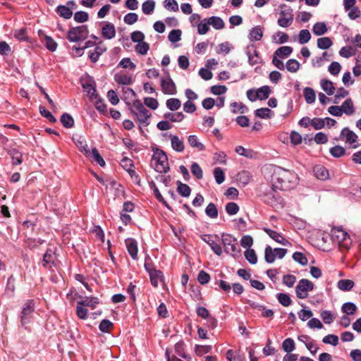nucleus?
I'll use <instances>...</instances> for the list:
<instances>
[{
	"label": "nucleus",
	"instance_id": "obj_1",
	"mask_svg": "<svg viewBox=\"0 0 361 361\" xmlns=\"http://www.w3.org/2000/svg\"><path fill=\"white\" fill-rule=\"evenodd\" d=\"M271 181L272 187L270 192L264 196V201L268 204H272L273 199H276L274 194L276 189L289 190L294 188L298 183V176L293 171L276 166L274 169Z\"/></svg>",
	"mask_w": 361,
	"mask_h": 361
},
{
	"label": "nucleus",
	"instance_id": "obj_2",
	"mask_svg": "<svg viewBox=\"0 0 361 361\" xmlns=\"http://www.w3.org/2000/svg\"><path fill=\"white\" fill-rule=\"evenodd\" d=\"M130 111L140 124L145 126L149 125V118L152 116V114L145 107L140 99L133 101L130 107Z\"/></svg>",
	"mask_w": 361,
	"mask_h": 361
},
{
	"label": "nucleus",
	"instance_id": "obj_3",
	"mask_svg": "<svg viewBox=\"0 0 361 361\" xmlns=\"http://www.w3.org/2000/svg\"><path fill=\"white\" fill-rule=\"evenodd\" d=\"M151 165L156 171L166 173L169 170V166L166 153L158 148L153 149Z\"/></svg>",
	"mask_w": 361,
	"mask_h": 361
},
{
	"label": "nucleus",
	"instance_id": "obj_4",
	"mask_svg": "<svg viewBox=\"0 0 361 361\" xmlns=\"http://www.w3.org/2000/svg\"><path fill=\"white\" fill-rule=\"evenodd\" d=\"M221 242L224 250L227 254L233 257H238L240 255V248L238 242L235 238L228 233H223L221 235Z\"/></svg>",
	"mask_w": 361,
	"mask_h": 361
},
{
	"label": "nucleus",
	"instance_id": "obj_5",
	"mask_svg": "<svg viewBox=\"0 0 361 361\" xmlns=\"http://www.w3.org/2000/svg\"><path fill=\"white\" fill-rule=\"evenodd\" d=\"M331 238L334 243L347 249L349 248L351 243L348 234L342 228H333L331 230Z\"/></svg>",
	"mask_w": 361,
	"mask_h": 361
},
{
	"label": "nucleus",
	"instance_id": "obj_6",
	"mask_svg": "<svg viewBox=\"0 0 361 361\" xmlns=\"http://www.w3.org/2000/svg\"><path fill=\"white\" fill-rule=\"evenodd\" d=\"M89 35L87 25H80L71 28L67 32L66 37L71 42L85 40Z\"/></svg>",
	"mask_w": 361,
	"mask_h": 361
},
{
	"label": "nucleus",
	"instance_id": "obj_7",
	"mask_svg": "<svg viewBox=\"0 0 361 361\" xmlns=\"http://www.w3.org/2000/svg\"><path fill=\"white\" fill-rule=\"evenodd\" d=\"M314 289V284L312 281L303 279L299 281L295 287V293L298 298L305 299L309 295V292Z\"/></svg>",
	"mask_w": 361,
	"mask_h": 361
},
{
	"label": "nucleus",
	"instance_id": "obj_8",
	"mask_svg": "<svg viewBox=\"0 0 361 361\" xmlns=\"http://www.w3.org/2000/svg\"><path fill=\"white\" fill-rule=\"evenodd\" d=\"M201 239L209 245L216 255L220 256L222 254V248L218 243L219 240L218 235L205 234L201 236Z\"/></svg>",
	"mask_w": 361,
	"mask_h": 361
},
{
	"label": "nucleus",
	"instance_id": "obj_9",
	"mask_svg": "<svg viewBox=\"0 0 361 361\" xmlns=\"http://www.w3.org/2000/svg\"><path fill=\"white\" fill-rule=\"evenodd\" d=\"M81 85L83 90L87 92L90 99H96L97 94L96 93V85L93 78L87 76L81 78Z\"/></svg>",
	"mask_w": 361,
	"mask_h": 361
},
{
	"label": "nucleus",
	"instance_id": "obj_10",
	"mask_svg": "<svg viewBox=\"0 0 361 361\" xmlns=\"http://www.w3.org/2000/svg\"><path fill=\"white\" fill-rule=\"evenodd\" d=\"M292 9L287 8L280 11V17L278 19L277 23L280 27H289L293 21V15Z\"/></svg>",
	"mask_w": 361,
	"mask_h": 361
},
{
	"label": "nucleus",
	"instance_id": "obj_11",
	"mask_svg": "<svg viewBox=\"0 0 361 361\" xmlns=\"http://www.w3.org/2000/svg\"><path fill=\"white\" fill-rule=\"evenodd\" d=\"M35 310V305L32 300H27L21 312V324L23 326L30 322V315Z\"/></svg>",
	"mask_w": 361,
	"mask_h": 361
},
{
	"label": "nucleus",
	"instance_id": "obj_12",
	"mask_svg": "<svg viewBox=\"0 0 361 361\" xmlns=\"http://www.w3.org/2000/svg\"><path fill=\"white\" fill-rule=\"evenodd\" d=\"M145 267L149 274L152 285L154 287H157L159 282H161L163 279L164 276L162 272L155 269L151 268L150 265L147 264H145Z\"/></svg>",
	"mask_w": 361,
	"mask_h": 361
},
{
	"label": "nucleus",
	"instance_id": "obj_13",
	"mask_svg": "<svg viewBox=\"0 0 361 361\" xmlns=\"http://www.w3.org/2000/svg\"><path fill=\"white\" fill-rule=\"evenodd\" d=\"M248 56V61L251 66H254L260 63L262 61L261 57L257 51L256 46L255 44H250L247 47L246 51Z\"/></svg>",
	"mask_w": 361,
	"mask_h": 361
},
{
	"label": "nucleus",
	"instance_id": "obj_14",
	"mask_svg": "<svg viewBox=\"0 0 361 361\" xmlns=\"http://www.w3.org/2000/svg\"><path fill=\"white\" fill-rule=\"evenodd\" d=\"M161 86L162 92L166 94H175L176 93V87L171 78L161 80Z\"/></svg>",
	"mask_w": 361,
	"mask_h": 361
},
{
	"label": "nucleus",
	"instance_id": "obj_15",
	"mask_svg": "<svg viewBox=\"0 0 361 361\" xmlns=\"http://www.w3.org/2000/svg\"><path fill=\"white\" fill-rule=\"evenodd\" d=\"M263 230L271 238H272L276 242L283 245H287L290 244L289 242L281 233L268 228H264Z\"/></svg>",
	"mask_w": 361,
	"mask_h": 361
},
{
	"label": "nucleus",
	"instance_id": "obj_16",
	"mask_svg": "<svg viewBox=\"0 0 361 361\" xmlns=\"http://www.w3.org/2000/svg\"><path fill=\"white\" fill-rule=\"evenodd\" d=\"M102 35L107 39H111L116 36L115 26L113 23L106 22L102 29Z\"/></svg>",
	"mask_w": 361,
	"mask_h": 361
},
{
	"label": "nucleus",
	"instance_id": "obj_17",
	"mask_svg": "<svg viewBox=\"0 0 361 361\" xmlns=\"http://www.w3.org/2000/svg\"><path fill=\"white\" fill-rule=\"evenodd\" d=\"M125 243L129 255L133 259H136L138 251L136 240L133 238H128L125 240Z\"/></svg>",
	"mask_w": 361,
	"mask_h": 361
},
{
	"label": "nucleus",
	"instance_id": "obj_18",
	"mask_svg": "<svg viewBox=\"0 0 361 361\" xmlns=\"http://www.w3.org/2000/svg\"><path fill=\"white\" fill-rule=\"evenodd\" d=\"M114 80L120 85H130L133 82L132 75L123 72L116 73L114 76Z\"/></svg>",
	"mask_w": 361,
	"mask_h": 361
},
{
	"label": "nucleus",
	"instance_id": "obj_19",
	"mask_svg": "<svg viewBox=\"0 0 361 361\" xmlns=\"http://www.w3.org/2000/svg\"><path fill=\"white\" fill-rule=\"evenodd\" d=\"M341 135L345 137V142L350 145H353L357 140V135L348 128H344L341 133Z\"/></svg>",
	"mask_w": 361,
	"mask_h": 361
},
{
	"label": "nucleus",
	"instance_id": "obj_20",
	"mask_svg": "<svg viewBox=\"0 0 361 361\" xmlns=\"http://www.w3.org/2000/svg\"><path fill=\"white\" fill-rule=\"evenodd\" d=\"M263 37V30L260 26H255L250 30L249 39L250 42L259 41Z\"/></svg>",
	"mask_w": 361,
	"mask_h": 361
},
{
	"label": "nucleus",
	"instance_id": "obj_21",
	"mask_svg": "<svg viewBox=\"0 0 361 361\" xmlns=\"http://www.w3.org/2000/svg\"><path fill=\"white\" fill-rule=\"evenodd\" d=\"M169 137L171 138L172 148L176 152H182L185 148L183 142L176 135H170Z\"/></svg>",
	"mask_w": 361,
	"mask_h": 361
},
{
	"label": "nucleus",
	"instance_id": "obj_22",
	"mask_svg": "<svg viewBox=\"0 0 361 361\" xmlns=\"http://www.w3.org/2000/svg\"><path fill=\"white\" fill-rule=\"evenodd\" d=\"M13 36L19 41H25L30 43L32 42V39L27 36V30L25 28L16 30L13 32Z\"/></svg>",
	"mask_w": 361,
	"mask_h": 361
},
{
	"label": "nucleus",
	"instance_id": "obj_23",
	"mask_svg": "<svg viewBox=\"0 0 361 361\" xmlns=\"http://www.w3.org/2000/svg\"><path fill=\"white\" fill-rule=\"evenodd\" d=\"M354 285V281L350 279H341L337 283L338 288L343 291L350 290Z\"/></svg>",
	"mask_w": 361,
	"mask_h": 361
},
{
	"label": "nucleus",
	"instance_id": "obj_24",
	"mask_svg": "<svg viewBox=\"0 0 361 361\" xmlns=\"http://www.w3.org/2000/svg\"><path fill=\"white\" fill-rule=\"evenodd\" d=\"M207 22L216 30H221L224 27V20L218 16H212L207 18Z\"/></svg>",
	"mask_w": 361,
	"mask_h": 361
},
{
	"label": "nucleus",
	"instance_id": "obj_25",
	"mask_svg": "<svg viewBox=\"0 0 361 361\" xmlns=\"http://www.w3.org/2000/svg\"><path fill=\"white\" fill-rule=\"evenodd\" d=\"M56 11L61 17H63L65 19H69L73 16V12L71 10V8L66 6L59 5L56 8Z\"/></svg>",
	"mask_w": 361,
	"mask_h": 361
},
{
	"label": "nucleus",
	"instance_id": "obj_26",
	"mask_svg": "<svg viewBox=\"0 0 361 361\" xmlns=\"http://www.w3.org/2000/svg\"><path fill=\"white\" fill-rule=\"evenodd\" d=\"M343 113L346 115H352L355 111L353 102L351 99H347L341 106Z\"/></svg>",
	"mask_w": 361,
	"mask_h": 361
},
{
	"label": "nucleus",
	"instance_id": "obj_27",
	"mask_svg": "<svg viewBox=\"0 0 361 361\" xmlns=\"http://www.w3.org/2000/svg\"><path fill=\"white\" fill-rule=\"evenodd\" d=\"M271 93V89L269 86L264 85L256 90L255 95H257V99L260 100L266 99L269 97Z\"/></svg>",
	"mask_w": 361,
	"mask_h": 361
},
{
	"label": "nucleus",
	"instance_id": "obj_28",
	"mask_svg": "<svg viewBox=\"0 0 361 361\" xmlns=\"http://www.w3.org/2000/svg\"><path fill=\"white\" fill-rule=\"evenodd\" d=\"M328 29L326 25L323 22L316 23L312 27L313 33L317 36H320L325 34Z\"/></svg>",
	"mask_w": 361,
	"mask_h": 361
},
{
	"label": "nucleus",
	"instance_id": "obj_29",
	"mask_svg": "<svg viewBox=\"0 0 361 361\" xmlns=\"http://www.w3.org/2000/svg\"><path fill=\"white\" fill-rule=\"evenodd\" d=\"M315 176L320 180H325L329 176L328 170L322 166H316L314 168Z\"/></svg>",
	"mask_w": 361,
	"mask_h": 361
},
{
	"label": "nucleus",
	"instance_id": "obj_30",
	"mask_svg": "<svg viewBox=\"0 0 361 361\" xmlns=\"http://www.w3.org/2000/svg\"><path fill=\"white\" fill-rule=\"evenodd\" d=\"M322 90L326 92L328 95H332L334 93L335 87L331 81L329 80H322L320 82Z\"/></svg>",
	"mask_w": 361,
	"mask_h": 361
},
{
	"label": "nucleus",
	"instance_id": "obj_31",
	"mask_svg": "<svg viewBox=\"0 0 361 361\" xmlns=\"http://www.w3.org/2000/svg\"><path fill=\"white\" fill-rule=\"evenodd\" d=\"M189 145L194 148L197 149L199 151H203L205 149L204 145L200 142L196 135H192L188 139Z\"/></svg>",
	"mask_w": 361,
	"mask_h": 361
},
{
	"label": "nucleus",
	"instance_id": "obj_32",
	"mask_svg": "<svg viewBox=\"0 0 361 361\" xmlns=\"http://www.w3.org/2000/svg\"><path fill=\"white\" fill-rule=\"evenodd\" d=\"M39 35L41 37L44 34L41 30L39 31ZM44 44L47 49L51 51H54L57 48V43L50 37L44 35Z\"/></svg>",
	"mask_w": 361,
	"mask_h": 361
},
{
	"label": "nucleus",
	"instance_id": "obj_33",
	"mask_svg": "<svg viewBox=\"0 0 361 361\" xmlns=\"http://www.w3.org/2000/svg\"><path fill=\"white\" fill-rule=\"evenodd\" d=\"M185 116L182 112L177 113H166L164 115V118L168 119L172 122H180L183 120Z\"/></svg>",
	"mask_w": 361,
	"mask_h": 361
},
{
	"label": "nucleus",
	"instance_id": "obj_34",
	"mask_svg": "<svg viewBox=\"0 0 361 361\" xmlns=\"http://www.w3.org/2000/svg\"><path fill=\"white\" fill-rule=\"evenodd\" d=\"M231 107L233 114H244L248 110V108L241 102H234L231 104Z\"/></svg>",
	"mask_w": 361,
	"mask_h": 361
},
{
	"label": "nucleus",
	"instance_id": "obj_35",
	"mask_svg": "<svg viewBox=\"0 0 361 361\" xmlns=\"http://www.w3.org/2000/svg\"><path fill=\"white\" fill-rule=\"evenodd\" d=\"M60 121L62 125L66 128H71L74 126V120L69 114H63L61 116Z\"/></svg>",
	"mask_w": 361,
	"mask_h": 361
},
{
	"label": "nucleus",
	"instance_id": "obj_36",
	"mask_svg": "<svg viewBox=\"0 0 361 361\" xmlns=\"http://www.w3.org/2000/svg\"><path fill=\"white\" fill-rule=\"evenodd\" d=\"M317 44L321 49H327L331 47L333 42L329 37H324L317 39Z\"/></svg>",
	"mask_w": 361,
	"mask_h": 361
},
{
	"label": "nucleus",
	"instance_id": "obj_37",
	"mask_svg": "<svg viewBox=\"0 0 361 361\" xmlns=\"http://www.w3.org/2000/svg\"><path fill=\"white\" fill-rule=\"evenodd\" d=\"M177 191L181 196L187 197L190 196L191 189L187 184L178 181Z\"/></svg>",
	"mask_w": 361,
	"mask_h": 361
},
{
	"label": "nucleus",
	"instance_id": "obj_38",
	"mask_svg": "<svg viewBox=\"0 0 361 361\" xmlns=\"http://www.w3.org/2000/svg\"><path fill=\"white\" fill-rule=\"evenodd\" d=\"M155 8V2L153 0H147L142 5V12L146 15L151 14Z\"/></svg>",
	"mask_w": 361,
	"mask_h": 361
},
{
	"label": "nucleus",
	"instance_id": "obj_39",
	"mask_svg": "<svg viewBox=\"0 0 361 361\" xmlns=\"http://www.w3.org/2000/svg\"><path fill=\"white\" fill-rule=\"evenodd\" d=\"M304 97L307 104H312L315 102V92L310 87H305L304 89Z\"/></svg>",
	"mask_w": 361,
	"mask_h": 361
},
{
	"label": "nucleus",
	"instance_id": "obj_40",
	"mask_svg": "<svg viewBox=\"0 0 361 361\" xmlns=\"http://www.w3.org/2000/svg\"><path fill=\"white\" fill-rule=\"evenodd\" d=\"M80 305H82L83 307L87 306L90 307L92 309L95 307L96 305L99 303V300L95 297L85 298L84 300L78 301Z\"/></svg>",
	"mask_w": 361,
	"mask_h": 361
},
{
	"label": "nucleus",
	"instance_id": "obj_41",
	"mask_svg": "<svg viewBox=\"0 0 361 361\" xmlns=\"http://www.w3.org/2000/svg\"><path fill=\"white\" fill-rule=\"evenodd\" d=\"M293 51V48L288 46H283L279 48L275 51V56H278L279 57H288Z\"/></svg>",
	"mask_w": 361,
	"mask_h": 361
},
{
	"label": "nucleus",
	"instance_id": "obj_42",
	"mask_svg": "<svg viewBox=\"0 0 361 361\" xmlns=\"http://www.w3.org/2000/svg\"><path fill=\"white\" fill-rule=\"evenodd\" d=\"M320 317L323 322L326 324H331L335 319V315L329 310H323L320 314Z\"/></svg>",
	"mask_w": 361,
	"mask_h": 361
},
{
	"label": "nucleus",
	"instance_id": "obj_43",
	"mask_svg": "<svg viewBox=\"0 0 361 361\" xmlns=\"http://www.w3.org/2000/svg\"><path fill=\"white\" fill-rule=\"evenodd\" d=\"M166 105L171 111H176L180 107L181 102L180 99L177 98H171L166 101Z\"/></svg>",
	"mask_w": 361,
	"mask_h": 361
},
{
	"label": "nucleus",
	"instance_id": "obj_44",
	"mask_svg": "<svg viewBox=\"0 0 361 361\" xmlns=\"http://www.w3.org/2000/svg\"><path fill=\"white\" fill-rule=\"evenodd\" d=\"M342 312L346 314L350 315L355 313L357 307L353 302H345L341 307Z\"/></svg>",
	"mask_w": 361,
	"mask_h": 361
},
{
	"label": "nucleus",
	"instance_id": "obj_45",
	"mask_svg": "<svg viewBox=\"0 0 361 361\" xmlns=\"http://www.w3.org/2000/svg\"><path fill=\"white\" fill-rule=\"evenodd\" d=\"M277 299L280 304L284 307H288L292 303V300L287 293H280L277 294Z\"/></svg>",
	"mask_w": 361,
	"mask_h": 361
},
{
	"label": "nucleus",
	"instance_id": "obj_46",
	"mask_svg": "<svg viewBox=\"0 0 361 361\" xmlns=\"http://www.w3.org/2000/svg\"><path fill=\"white\" fill-rule=\"evenodd\" d=\"M121 164L122 167L123 169H125L131 176H133V173H135V171L133 170V161L130 159L127 158V157L123 158L121 160Z\"/></svg>",
	"mask_w": 361,
	"mask_h": 361
},
{
	"label": "nucleus",
	"instance_id": "obj_47",
	"mask_svg": "<svg viewBox=\"0 0 361 361\" xmlns=\"http://www.w3.org/2000/svg\"><path fill=\"white\" fill-rule=\"evenodd\" d=\"M255 114L261 118H269L271 117L272 111L268 108H260L255 111Z\"/></svg>",
	"mask_w": 361,
	"mask_h": 361
},
{
	"label": "nucleus",
	"instance_id": "obj_48",
	"mask_svg": "<svg viewBox=\"0 0 361 361\" xmlns=\"http://www.w3.org/2000/svg\"><path fill=\"white\" fill-rule=\"evenodd\" d=\"M299 42L301 44L307 43L311 39V35L308 30L304 29L300 31L298 35Z\"/></svg>",
	"mask_w": 361,
	"mask_h": 361
},
{
	"label": "nucleus",
	"instance_id": "obj_49",
	"mask_svg": "<svg viewBox=\"0 0 361 361\" xmlns=\"http://www.w3.org/2000/svg\"><path fill=\"white\" fill-rule=\"evenodd\" d=\"M90 157L92 158L100 166H105V161L99 154L98 150L96 148H93L91 151Z\"/></svg>",
	"mask_w": 361,
	"mask_h": 361
},
{
	"label": "nucleus",
	"instance_id": "obj_50",
	"mask_svg": "<svg viewBox=\"0 0 361 361\" xmlns=\"http://www.w3.org/2000/svg\"><path fill=\"white\" fill-rule=\"evenodd\" d=\"M355 54V49L350 46L343 47L339 51V54L345 58H349Z\"/></svg>",
	"mask_w": 361,
	"mask_h": 361
},
{
	"label": "nucleus",
	"instance_id": "obj_51",
	"mask_svg": "<svg viewBox=\"0 0 361 361\" xmlns=\"http://www.w3.org/2000/svg\"><path fill=\"white\" fill-rule=\"evenodd\" d=\"M205 213L210 218H216L218 216V210L216 205L212 202L209 203L206 207Z\"/></svg>",
	"mask_w": 361,
	"mask_h": 361
},
{
	"label": "nucleus",
	"instance_id": "obj_52",
	"mask_svg": "<svg viewBox=\"0 0 361 361\" xmlns=\"http://www.w3.org/2000/svg\"><path fill=\"white\" fill-rule=\"evenodd\" d=\"M207 20V18H204L197 25V32L200 35H205L209 30Z\"/></svg>",
	"mask_w": 361,
	"mask_h": 361
},
{
	"label": "nucleus",
	"instance_id": "obj_53",
	"mask_svg": "<svg viewBox=\"0 0 361 361\" xmlns=\"http://www.w3.org/2000/svg\"><path fill=\"white\" fill-rule=\"evenodd\" d=\"M345 149L344 147L336 145L330 149V153L334 157L339 158L345 154Z\"/></svg>",
	"mask_w": 361,
	"mask_h": 361
},
{
	"label": "nucleus",
	"instance_id": "obj_54",
	"mask_svg": "<svg viewBox=\"0 0 361 361\" xmlns=\"http://www.w3.org/2000/svg\"><path fill=\"white\" fill-rule=\"evenodd\" d=\"M282 348L287 353L292 352L295 349L294 341L290 338L285 339L282 343Z\"/></svg>",
	"mask_w": 361,
	"mask_h": 361
},
{
	"label": "nucleus",
	"instance_id": "obj_55",
	"mask_svg": "<svg viewBox=\"0 0 361 361\" xmlns=\"http://www.w3.org/2000/svg\"><path fill=\"white\" fill-rule=\"evenodd\" d=\"M225 209L228 214L235 215L238 212L239 207L235 202H231L226 204Z\"/></svg>",
	"mask_w": 361,
	"mask_h": 361
},
{
	"label": "nucleus",
	"instance_id": "obj_56",
	"mask_svg": "<svg viewBox=\"0 0 361 361\" xmlns=\"http://www.w3.org/2000/svg\"><path fill=\"white\" fill-rule=\"evenodd\" d=\"M245 257L246 259L252 264H255L257 262L256 253L252 249H247L245 252Z\"/></svg>",
	"mask_w": 361,
	"mask_h": 361
},
{
	"label": "nucleus",
	"instance_id": "obj_57",
	"mask_svg": "<svg viewBox=\"0 0 361 361\" xmlns=\"http://www.w3.org/2000/svg\"><path fill=\"white\" fill-rule=\"evenodd\" d=\"M184 346H185L184 342H183V341L178 342L175 345V352L177 355H178L184 359H188V356L185 353Z\"/></svg>",
	"mask_w": 361,
	"mask_h": 361
},
{
	"label": "nucleus",
	"instance_id": "obj_58",
	"mask_svg": "<svg viewBox=\"0 0 361 361\" xmlns=\"http://www.w3.org/2000/svg\"><path fill=\"white\" fill-rule=\"evenodd\" d=\"M293 259L298 262L299 264L302 265H306L308 262L307 258L306 256L300 252H295L293 255Z\"/></svg>",
	"mask_w": 361,
	"mask_h": 361
},
{
	"label": "nucleus",
	"instance_id": "obj_59",
	"mask_svg": "<svg viewBox=\"0 0 361 361\" xmlns=\"http://www.w3.org/2000/svg\"><path fill=\"white\" fill-rule=\"evenodd\" d=\"M276 258V255L274 250H273L270 246H267L265 248V261L267 263H272L274 262Z\"/></svg>",
	"mask_w": 361,
	"mask_h": 361
},
{
	"label": "nucleus",
	"instance_id": "obj_60",
	"mask_svg": "<svg viewBox=\"0 0 361 361\" xmlns=\"http://www.w3.org/2000/svg\"><path fill=\"white\" fill-rule=\"evenodd\" d=\"M149 46L148 44V43H147L146 42H142L140 43H138L136 46H135V51L141 54V55H145L147 51H149Z\"/></svg>",
	"mask_w": 361,
	"mask_h": 361
},
{
	"label": "nucleus",
	"instance_id": "obj_61",
	"mask_svg": "<svg viewBox=\"0 0 361 361\" xmlns=\"http://www.w3.org/2000/svg\"><path fill=\"white\" fill-rule=\"evenodd\" d=\"M164 6L169 11L176 12L178 11V4L176 0H165Z\"/></svg>",
	"mask_w": 361,
	"mask_h": 361
},
{
	"label": "nucleus",
	"instance_id": "obj_62",
	"mask_svg": "<svg viewBox=\"0 0 361 361\" xmlns=\"http://www.w3.org/2000/svg\"><path fill=\"white\" fill-rule=\"evenodd\" d=\"M191 172L197 179H201L203 177V172L200 165L194 162L191 166Z\"/></svg>",
	"mask_w": 361,
	"mask_h": 361
},
{
	"label": "nucleus",
	"instance_id": "obj_63",
	"mask_svg": "<svg viewBox=\"0 0 361 361\" xmlns=\"http://www.w3.org/2000/svg\"><path fill=\"white\" fill-rule=\"evenodd\" d=\"M286 68L288 71L295 73L300 68V63L295 59H289L286 63Z\"/></svg>",
	"mask_w": 361,
	"mask_h": 361
},
{
	"label": "nucleus",
	"instance_id": "obj_64",
	"mask_svg": "<svg viewBox=\"0 0 361 361\" xmlns=\"http://www.w3.org/2000/svg\"><path fill=\"white\" fill-rule=\"evenodd\" d=\"M215 180L218 184H221L225 180V176L223 170L219 168H215L214 171Z\"/></svg>",
	"mask_w": 361,
	"mask_h": 361
}]
</instances>
